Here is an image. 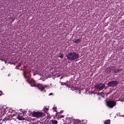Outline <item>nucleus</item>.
Here are the masks:
<instances>
[{
    "mask_svg": "<svg viewBox=\"0 0 124 124\" xmlns=\"http://www.w3.org/2000/svg\"><path fill=\"white\" fill-rule=\"evenodd\" d=\"M53 110H54V111H56V110H57V108L54 107V108H53Z\"/></svg>",
    "mask_w": 124,
    "mask_h": 124,
    "instance_id": "6ab92c4d",
    "label": "nucleus"
},
{
    "mask_svg": "<svg viewBox=\"0 0 124 124\" xmlns=\"http://www.w3.org/2000/svg\"><path fill=\"white\" fill-rule=\"evenodd\" d=\"M61 86H68V84L65 82H61Z\"/></svg>",
    "mask_w": 124,
    "mask_h": 124,
    "instance_id": "f8f14e48",
    "label": "nucleus"
},
{
    "mask_svg": "<svg viewBox=\"0 0 124 124\" xmlns=\"http://www.w3.org/2000/svg\"><path fill=\"white\" fill-rule=\"evenodd\" d=\"M37 87L40 90V91H41V92H46L45 89H46V88L49 87V86L47 85H43L40 84H38L37 85Z\"/></svg>",
    "mask_w": 124,
    "mask_h": 124,
    "instance_id": "20e7f679",
    "label": "nucleus"
},
{
    "mask_svg": "<svg viewBox=\"0 0 124 124\" xmlns=\"http://www.w3.org/2000/svg\"><path fill=\"white\" fill-rule=\"evenodd\" d=\"M62 78H63V77H62L60 79H62Z\"/></svg>",
    "mask_w": 124,
    "mask_h": 124,
    "instance_id": "4be33fe9",
    "label": "nucleus"
},
{
    "mask_svg": "<svg viewBox=\"0 0 124 124\" xmlns=\"http://www.w3.org/2000/svg\"><path fill=\"white\" fill-rule=\"evenodd\" d=\"M111 124L110 120H106L104 122V124Z\"/></svg>",
    "mask_w": 124,
    "mask_h": 124,
    "instance_id": "9d476101",
    "label": "nucleus"
},
{
    "mask_svg": "<svg viewBox=\"0 0 124 124\" xmlns=\"http://www.w3.org/2000/svg\"><path fill=\"white\" fill-rule=\"evenodd\" d=\"M69 120H70V121H74V119H73V118H70L69 119Z\"/></svg>",
    "mask_w": 124,
    "mask_h": 124,
    "instance_id": "a211bd4d",
    "label": "nucleus"
},
{
    "mask_svg": "<svg viewBox=\"0 0 124 124\" xmlns=\"http://www.w3.org/2000/svg\"><path fill=\"white\" fill-rule=\"evenodd\" d=\"M94 87L96 90L102 91L103 89H105V84L99 82V83H96Z\"/></svg>",
    "mask_w": 124,
    "mask_h": 124,
    "instance_id": "f03ea898",
    "label": "nucleus"
},
{
    "mask_svg": "<svg viewBox=\"0 0 124 124\" xmlns=\"http://www.w3.org/2000/svg\"><path fill=\"white\" fill-rule=\"evenodd\" d=\"M107 105L108 107V108H113L114 106H116L117 103L114 101H108L107 102Z\"/></svg>",
    "mask_w": 124,
    "mask_h": 124,
    "instance_id": "7ed1b4c3",
    "label": "nucleus"
},
{
    "mask_svg": "<svg viewBox=\"0 0 124 124\" xmlns=\"http://www.w3.org/2000/svg\"><path fill=\"white\" fill-rule=\"evenodd\" d=\"M32 115L33 117H35L36 118H41L42 117H43L44 114L42 112H33Z\"/></svg>",
    "mask_w": 124,
    "mask_h": 124,
    "instance_id": "39448f33",
    "label": "nucleus"
},
{
    "mask_svg": "<svg viewBox=\"0 0 124 124\" xmlns=\"http://www.w3.org/2000/svg\"><path fill=\"white\" fill-rule=\"evenodd\" d=\"M118 81L113 80L112 81H109L108 83V86L109 87H116V86H118Z\"/></svg>",
    "mask_w": 124,
    "mask_h": 124,
    "instance_id": "423d86ee",
    "label": "nucleus"
},
{
    "mask_svg": "<svg viewBox=\"0 0 124 124\" xmlns=\"http://www.w3.org/2000/svg\"><path fill=\"white\" fill-rule=\"evenodd\" d=\"M114 73H118V72H120V69H116L113 70Z\"/></svg>",
    "mask_w": 124,
    "mask_h": 124,
    "instance_id": "9b49d317",
    "label": "nucleus"
},
{
    "mask_svg": "<svg viewBox=\"0 0 124 124\" xmlns=\"http://www.w3.org/2000/svg\"><path fill=\"white\" fill-rule=\"evenodd\" d=\"M1 31H0V33Z\"/></svg>",
    "mask_w": 124,
    "mask_h": 124,
    "instance_id": "393cba45",
    "label": "nucleus"
},
{
    "mask_svg": "<svg viewBox=\"0 0 124 124\" xmlns=\"http://www.w3.org/2000/svg\"><path fill=\"white\" fill-rule=\"evenodd\" d=\"M18 66H21V65L20 64L18 65Z\"/></svg>",
    "mask_w": 124,
    "mask_h": 124,
    "instance_id": "5701e85b",
    "label": "nucleus"
},
{
    "mask_svg": "<svg viewBox=\"0 0 124 124\" xmlns=\"http://www.w3.org/2000/svg\"><path fill=\"white\" fill-rule=\"evenodd\" d=\"M51 94H53V93H51L50 94H49V95H51Z\"/></svg>",
    "mask_w": 124,
    "mask_h": 124,
    "instance_id": "412c9836",
    "label": "nucleus"
},
{
    "mask_svg": "<svg viewBox=\"0 0 124 124\" xmlns=\"http://www.w3.org/2000/svg\"><path fill=\"white\" fill-rule=\"evenodd\" d=\"M14 20H15V18H14Z\"/></svg>",
    "mask_w": 124,
    "mask_h": 124,
    "instance_id": "b1692460",
    "label": "nucleus"
},
{
    "mask_svg": "<svg viewBox=\"0 0 124 124\" xmlns=\"http://www.w3.org/2000/svg\"><path fill=\"white\" fill-rule=\"evenodd\" d=\"M64 55L63 54H60L59 56H58L59 58H60L61 59H63Z\"/></svg>",
    "mask_w": 124,
    "mask_h": 124,
    "instance_id": "ddd939ff",
    "label": "nucleus"
},
{
    "mask_svg": "<svg viewBox=\"0 0 124 124\" xmlns=\"http://www.w3.org/2000/svg\"><path fill=\"white\" fill-rule=\"evenodd\" d=\"M45 110H46V111H48L49 110V108H47V107H45Z\"/></svg>",
    "mask_w": 124,
    "mask_h": 124,
    "instance_id": "dca6fc26",
    "label": "nucleus"
},
{
    "mask_svg": "<svg viewBox=\"0 0 124 124\" xmlns=\"http://www.w3.org/2000/svg\"><path fill=\"white\" fill-rule=\"evenodd\" d=\"M58 118V119L64 118V115H60V116H59V117Z\"/></svg>",
    "mask_w": 124,
    "mask_h": 124,
    "instance_id": "2eb2a0df",
    "label": "nucleus"
},
{
    "mask_svg": "<svg viewBox=\"0 0 124 124\" xmlns=\"http://www.w3.org/2000/svg\"><path fill=\"white\" fill-rule=\"evenodd\" d=\"M66 57L68 61L73 62L76 60H78V58H80V55L78 52L72 51L66 54Z\"/></svg>",
    "mask_w": 124,
    "mask_h": 124,
    "instance_id": "f257e3e1",
    "label": "nucleus"
},
{
    "mask_svg": "<svg viewBox=\"0 0 124 124\" xmlns=\"http://www.w3.org/2000/svg\"><path fill=\"white\" fill-rule=\"evenodd\" d=\"M27 81L28 82V83H29V84H30V85L31 86V87H35V81H34V80H33V79H27Z\"/></svg>",
    "mask_w": 124,
    "mask_h": 124,
    "instance_id": "0eeeda50",
    "label": "nucleus"
},
{
    "mask_svg": "<svg viewBox=\"0 0 124 124\" xmlns=\"http://www.w3.org/2000/svg\"><path fill=\"white\" fill-rule=\"evenodd\" d=\"M120 71H123V69H119Z\"/></svg>",
    "mask_w": 124,
    "mask_h": 124,
    "instance_id": "aec40b11",
    "label": "nucleus"
},
{
    "mask_svg": "<svg viewBox=\"0 0 124 124\" xmlns=\"http://www.w3.org/2000/svg\"><path fill=\"white\" fill-rule=\"evenodd\" d=\"M17 119H18V120H19V121L25 120V118H24V117H23V116H20V115H18Z\"/></svg>",
    "mask_w": 124,
    "mask_h": 124,
    "instance_id": "6e6552de",
    "label": "nucleus"
},
{
    "mask_svg": "<svg viewBox=\"0 0 124 124\" xmlns=\"http://www.w3.org/2000/svg\"><path fill=\"white\" fill-rule=\"evenodd\" d=\"M58 114H62L63 113V110H61L60 112H58Z\"/></svg>",
    "mask_w": 124,
    "mask_h": 124,
    "instance_id": "f3484780",
    "label": "nucleus"
},
{
    "mask_svg": "<svg viewBox=\"0 0 124 124\" xmlns=\"http://www.w3.org/2000/svg\"><path fill=\"white\" fill-rule=\"evenodd\" d=\"M52 124H58V122L56 120H52Z\"/></svg>",
    "mask_w": 124,
    "mask_h": 124,
    "instance_id": "4468645a",
    "label": "nucleus"
},
{
    "mask_svg": "<svg viewBox=\"0 0 124 124\" xmlns=\"http://www.w3.org/2000/svg\"><path fill=\"white\" fill-rule=\"evenodd\" d=\"M80 42H81V39H78L75 41L74 43H77L78 44V43H80Z\"/></svg>",
    "mask_w": 124,
    "mask_h": 124,
    "instance_id": "1a4fd4ad",
    "label": "nucleus"
}]
</instances>
